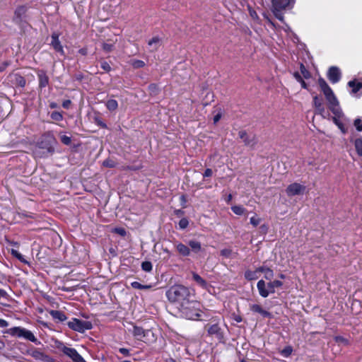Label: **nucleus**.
<instances>
[{"label":"nucleus","instance_id":"nucleus-47","mask_svg":"<svg viewBox=\"0 0 362 362\" xmlns=\"http://www.w3.org/2000/svg\"><path fill=\"white\" fill-rule=\"evenodd\" d=\"M101 68L105 71H110L111 70V67L107 62H101Z\"/></svg>","mask_w":362,"mask_h":362},{"label":"nucleus","instance_id":"nucleus-48","mask_svg":"<svg viewBox=\"0 0 362 362\" xmlns=\"http://www.w3.org/2000/svg\"><path fill=\"white\" fill-rule=\"evenodd\" d=\"M115 232L122 236H124L126 235V230L122 228H116Z\"/></svg>","mask_w":362,"mask_h":362},{"label":"nucleus","instance_id":"nucleus-35","mask_svg":"<svg viewBox=\"0 0 362 362\" xmlns=\"http://www.w3.org/2000/svg\"><path fill=\"white\" fill-rule=\"evenodd\" d=\"M141 268L144 271L149 272L152 270V264L148 261L144 262L141 264Z\"/></svg>","mask_w":362,"mask_h":362},{"label":"nucleus","instance_id":"nucleus-25","mask_svg":"<svg viewBox=\"0 0 362 362\" xmlns=\"http://www.w3.org/2000/svg\"><path fill=\"white\" fill-rule=\"evenodd\" d=\"M207 331L211 335L218 336L220 334V327L217 324L211 325L209 326Z\"/></svg>","mask_w":362,"mask_h":362},{"label":"nucleus","instance_id":"nucleus-57","mask_svg":"<svg viewBox=\"0 0 362 362\" xmlns=\"http://www.w3.org/2000/svg\"><path fill=\"white\" fill-rule=\"evenodd\" d=\"M96 122H97V124H98L100 127H103V128H105V127H106V124H105L104 122H103L101 120H100V119H97V120H96Z\"/></svg>","mask_w":362,"mask_h":362},{"label":"nucleus","instance_id":"nucleus-54","mask_svg":"<svg viewBox=\"0 0 362 362\" xmlns=\"http://www.w3.org/2000/svg\"><path fill=\"white\" fill-rule=\"evenodd\" d=\"M8 294L6 291L0 288V298H7Z\"/></svg>","mask_w":362,"mask_h":362},{"label":"nucleus","instance_id":"nucleus-20","mask_svg":"<svg viewBox=\"0 0 362 362\" xmlns=\"http://www.w3.org/2000/svg\"><path fill=\"white\" fill-rule=\"evenodd\" d=\"M259 271H260V272H262L264 274V277L267 281H270L274 278V272L272 269H271L269 267H259Z\"/></svg>","mask_w":362,"mask_h":362},{"label":"nucleus","instance_id":"nucleus-45","mask_svg":"<svg viewBox=\"0 0 362 362\" xmlns=\"http://www.w3.org/2000/svg\"><path fill=\"white\" fill-rule=\"evenodd\" d=\"M113 45L111 43L105 42L103 44V49L106 52H110L112 49Z\"/></svg>","mask_w":362,"mask_h":362},{"label":"nucleus","instance_id":"nucleus-42","mask_svg":"<svg viewBox=\"0 0 362 362\" xmlns=\"http://www.w3.org/2000/svg\"><path fill=\"white\" fill-rule=\"evenodd\" d=\"M188 224H189V222H188L187 219L185 218L180 219L179 221V226L182 229L186 228L187 227Z\"/></svg>","mask_w":362,"mask_h":362},{"label":"nucleus","instance_id":"nucleus-3","mask_svg":"<svg viewBox=\"0 0 362 362\" xmlns=\"http://www.w3.org/2000/svg\"><path fill=\"white\" fill-rule=\"evenodd\" d=\"M166 296L170 302L175 304L177 308L181 304L185 303L189 299L190 293L187 287L182 285H175L166 292Z\"/></svg>","mask_w":362,"mask_h":362},{"label":"nucleus","instance_id":"nucleus-58","mask_svg":"<svg viewBox=\"0 0 362 362\" xmlns=\"http://www.w3.org/2000/svg\"><path fill=\"white\" fill-rule=\"evenodd\" d=\"M250 16L253 18H257V13L255 11H250Z\"/></svg>","mask_w":362,"mask_h":362},{"label":"nucleus","instance_id":"nucleus-2","mask_svg":"<svg viewBox=\"0 0 362 362\" xmlns=\"http://www.w3.org/2000/svg\"><path fill=\"white\" fill-rule=\"evenodd\" d=\"M318 85L325 96L329 110L336 116L341 117L343 115L342 110L331 88L322 78L318 79Z\"/></svg>","mask_w":362,"mask_h":362},{"label":"nucleus","instance_id":"nucleus-8","mask_svg":"<svg viewBox=\"0 0 362 362\" xmlns=\"http://www.w3.org/2000/svg\"><path fill=\"white\" fill-rule=\"evenodd\" d=\"M57 348L74 362H86L75 349L67 347L62 343H60Z\"/></svg>","mask_w":362,"mask_h":362},{"label":"nucleus","instance_id":"nucleus-40","mask_svg":"<svg viewBox=\"0 0 362 362\" xmlns=\"http://www.w3.org/2000/svg\"><path fill=\"white\" fill-rule=\"evenodd\" d=\"M260 222L261 219L258 218L257 216L250 218V223L255 227L258 226L260 223Z\"/></svg>","mask_w":362,"mask_h":362},{"label":"nucleus","instance_id":"nucleus-21","mask_svg":"<svg viewBox=\"0 0 362 362\" xmlns=\"http://www.w3.org/2000/svg\"><path fill=\"white\" fill-rule=\"evenodd\" d=\"M192 279L193 280L202 288H206L208 286L207 282L202 278L198 274L195 272H192Z\"/></svg>","mask_w":362,"mask_h":362},{"label":"nucleus","instance_id":"nucleus-49","mask_svg":"<svg viewBox=\"0 0 362 362\" xmlns=\"http://www.w3.org/2000/svg\"><path fill=\"white\" fill-rule=\"evenodd\" d=\"M119 351L122 354H123V355H124V356H129V349H125V348H120V349H119Z\"/></svg>","mask_w":362,"mask_h":362},{"label":"nucleus","instance_id":"nucleus-51","mask_svg":"<svg viewBox=\"0 0 362 362\" xmlns=\"http://www.w3.org/2000/svg\"><path fill=\"white\" fill-rule=\"evenodd\" d=\"M231 253V251L230 250H227V249H225V250H222L221 251V254L223 255V256H226V257H229Z\"/></svg>","mask_w":362,"mask_h":362},{"label":"nucleus","instance_id":"nucleus-34","mask_svg":"<svg viewBox=\"0 0 362 362\" xmlns=\"http://www.w3.org/2000/svg\"><path fill=\"white\" fill-rule=\"evenodd\" d=\"M292 351H293L292 347L290 346H288L281 351V354L284 357L286 358V357H288L291 354Z\"/></svg>","mask_w":362,"mask_h":362},{"label":"nucleus","instance_id":"nucleus-14","mask_svg":"<svg viewBox=\"0 0 362 362\" xmlns=\"http://www.w3.org/2000/svg\"><path fill=\"white\" fill-rule=\"evenodd\" d=\"M238 136L239 138L247 146H252L255 144V137L252 136L247 135V134L245 131L239 132Z\"/></svg>","mask_w":362,"mask_h":362},{"label":"nucleus","instance_id":"nucleus-26","mask_svg":"<svg viewBox=\"0 0 362 362\" xmlns=\"http://www.w3.org/2000/svg\"><path fill=\"white\" fill-rule=\"evenodd\" d=\"M189 245L194 252H199L202 250L201 243L197 240H190Z\"/></svg>","mask_w":362,"mask_h":362},{"label":"nucleus","instance_id":"nucleus-55","mask_svg":"<svg viewBox=\"0 0 362 362\" xmlns=\"http://www.w3.org/2000/svg\"><path fill=\"white\" fill-rule=\"evenodd\" d=\"M221 114H217L216 115H215L214 117V123L216 124V122H218L219 121V119H221Z\"/></svg>","mask_w":362,"mask_h":362},{"label":"nucleus","instance_id":"nucleus-64","mask_svg":"<svg viewBox=\"0 0 362 362\" xmlns=\"http://www.w3.org/2000/svg\"><path fill=\"white\" fill-rule=\"evenodd\" d=\"M231 199H232V196H231V194H229V196H228V200H227V201H228V202H230V201L231 200Z\"/></svg>","mask_w":362,"mask_h":362},{"label":"nucleus","instance_id":"nucleus-63","mask_svg":"<svg viewBox=\"0 0 362 362\" xmlns=\"http://www.w3.org/2000/svg\"><path fill=\"white\" fill-rule=\"evenodd\" d=\"M4 346V344L0 341V349H2Z\"/></svg>","mask_w":362,"mask_h":362},{"label":"nucleus","instance_id":"nucleus-28","mask_svg":"<svg viewBox=\"0 0 362 362\" xmlns=\"http://www.w3.org/2000/svg\"><path fill=\"white\" fill-rule=\"evenodd\" d=\"M106 107L110 111L115 110L118 107L117 100L111 99L107 101Z\"/></svg>","mask_w":362,"mask_h":362},{"label":"nucleus","instance_id":"nucleus-12","mask_svg":"<svg viewBox=\"0 0 362 362\" xmlns=\"http://www.w3.org/2000/svg\"><path fill=\"white\" fill-rule=\"evenodd\" d=\"M51 45L54 49L55 51L61 53V54L64 55V49L63 47L61 45V42L59 40V35L57 33H53L52 35V40H51Z\"/></svg>","mask_w":362,"mask_h":362},{"label":"nucleus","instance_id":"nucleus-9","mask_svg":"<svg viewBox=\"0 0 362 362\" xmlns=\"http://www.w3.org/2000/svg\"><path fill=\"white\" fill-rule=\"evenodd\" d=\"M305 189L306 187L305 185L294 182L287 187L286 192L288 197H293L296 195L303 194Z\"/></svg>","mask_w":362,"mask_h":362},{"label":"nucleus","instance_id":"nucleus-44","mask_svg":"<svg viewBox=\"0 0 362 362\" xmlns=\"http://www.w3.org/2000/svg\"><path fill=\"white\" fill-rule=\"evenodd\" d=\"M132 65L134 68H141L143 67L145 64L141 60H135L133 62Z\"/></svg>","mask_w":362,"mask_h":362},{"label":"nucleus","instance_id":"nucleus-22","mask_svg":"<svg viewBox=\"0 0 362 362\" xmlns=\"http://www.w3.org/2000/svg\"><path fill=\"white\" fill-rule=\"evenodd\" d=\"M259 272H260V271H259V268H257L255 271L247 270L245 272V279H247V280H250V281L257 279L259 278V275H258Z\"/></svg>","mask_w":362,"mask_h":362},{"label":"nucleus","instance_id":"nucleus-19","mask_svg":"<svg viewBox=\"0 0 362 362\" xmlns=\"http://www.w3.org/2000/svg\"><path fill=\"white\" fill-rule=\"evenodd\" d=\"M175 247L179 254L184 257H187L190 255L189 248L181 243L176 244Z\"/></svg>","mask_w":362,"mask_h":362},{"label":"nucleus","instance_id":"nucleus-32","mask_svg":"<svg viewBox=\"0 0 362 362\" xmlns=\"http://www.w3.org/2000/svg\"><path fill=\"white\" fill-rule=\"evenodd\" d=\"M16 83L21 87H24L25 85V80L20 75L16 74L14 76Z\"/></svg>","mask_w":362,"mask_h":362},{"label":"nucleus","instance_id":"nucleus-29","mask_svg":"<svg viewBox=\"0 0 362 362\" xmlns=\"http://www.w3.org/2000/svg\"><path fill=\"white\" fill-rule=\"evenodd\" d=\"M354 145L357 153L359 156H362V138L356 139Z\"/></svg>","mask_w":362,"mask_h":362},{"label":"nucleus","instance_id":"nucleus-11","mask_svg":"<svg viewBox=\"0 0 362 362\" xmlns=\"http://www.w3.org/2000/svg\"><path fill=\"white\" fill-rule=\"evenodd\" d=\"M294 0H272V8L274 9H286L293 3Z\"/></svg>","mask_w":362,"mask_h":362},{"label":"nucleus","instance_id":"nucleus-13","mask_svg":"<svg viewBox=\"0 0 362 362\" xmlns=\"http://www.w3.org/2000/svg\"><path fill=\"white\" fill-rule=\"evenodd\" d=\"M250 310L253 313L260 314L263 317L270 318L272 317V315L269 312L263 309L262 307L258 304H250Z\"/></svg>","mask_w":362,"mask_h":362},{"label":"nucleus","instance_id":"nucleus-27","mask_svg":"<svg viewBox=\"0 0 362 362\" xmlns=\"http://www.w3.org/2000/svg\"><path fill=\"white\" fill-rule=\"evenodd\" d=\"M340 117L336 116L334 115V117H332V120L334 123L339 127V129L341 130V132L343 134H346L347 132V129L344 127V124L339 121V118Z\"/></svg>","mask_w":362,"mask_h":362},{"label":"nucleus","instance_id":"nucleus-50","mask_svg":"<svg viewBox=\"0 0 362 362\" xmlns=\"http://www.w3.org/2000/svg\"><path fill=\"white\" fill-rule=\"evenodd\" d=\"M300 71L304 77L306 78L308 75V71L306 70L305 67L303 64L300 65Z\"/></svg>","mask_w":362,"mask_h":362},{"label":"nucleus","instance_id":"nucleus-5","mask_svg":"<svg viewBox=\"0 0 362 362\" xmlns=\"http://www.w3.org/2000/svg\"><path fill=\"white\" fill-rule=\"evenodd\" d=\"M283 286V283L279 280L270 281L266 283L264 280H259L257 284V288L259 291V294L262 298H267L269 294L275 293L276 288H280Z\"/></svg>","mask_w":362,"mask_h":362},{"label":"nucleus","instance_id":"nucleus-36","mask_svg":"<svg viewBox=\"0 0 362 362\" xmlns=\"http://www.w3.org/2000/svg\"><path fill=\"white\" fill-rule=\"evenodd\" d=\"M334 340L339 344H344V345L349 344L348 340L344 338L343 337H340V336L335 337Z\"/></svg>","mask_w":362,"mask_h":362},{"label":"nucleus","instance_id":"nucleus-1","mask_svg":"<svg viewBox=\"0 0 362 362\" xmlns=\"http://www.w3.org/2000/svg\"><path fill=\"white\" fill-rule=\"evenodd\" d=\"M57 143L52 133H45L37 141L33 151L35 158H42L52 156L54 153V145Z\"/></svg>","mask_w":362,"mask_h":362},{"label":"nucleus","instance_id":"nucleus-16","mask_svg":"<svg viewBox=\"0 0 362 362\" xmlns=\"http://www.w3.org/2000/svg\"><path fill=\"white\" fill-rule=\"evenodd\" d=\"M37 77L39 80V86L40 88H45L48 85L49 78L44 71H39L37 72Z\"/></svg>","mask_w":362,"mask_h":362},{"label":"nucleus","instance_id":"nucleus-43","mask_svg":"<svg viewBox=\"0 0 362 362\" xmlns=\"http://www.w3.org/2000/svg\"><path fill=\"white\" fill-rule=\"evenodd\" d=\"M103 165L108 168H114L116 165V163L115 161L107 159L104 160Z\"/></svg>","mask_w":362,"mask_h":362},{"label":"nucleus","instance_id":"nucleus-39","mask_svg":"<svg viewBox=\"0 0 362 362\" xmlns=\"http://www.w3.org/2000/svg\"><path fill=\"white\" fill-rule=\"evenodd\" d=\"M354 124L357 129V131H362V119L361 118H356L354 120Z\"/></svg>","mask_w":362,"mask_h":362},{"label":"nucleus","instance_id":"nucleus-6","mask_svg":"<svg viewBox=\"0 0 362 362\" xmlns=\"http://www.w3.org/2000/svg\"><path fill=\"white\" fill-rule=\"evenodd\" d=\"M7 333L11 334V336H16L18 337H22L25 339H28L32 342H36L37 339L34 336L32 332L28 330L23 327H15L9 329L7 331Z\"/></svg>","mask_w":362,"mask_h":362},{"label":"nucleus","instance_id":"nucleus-31","mask_svg":"<svg viewBox=\"0 0 362 362\" xmlns=\"http://www.w3.org/2000/svg\"><path fill=\"white\" fill-rule=\"evenodd\" d=\"M231 210L234 214L240 216L243 215L245 211V209L242 206H233L231 207Z\"/></svg>","mask_w":362,"mask_h":362},{"label":"nucleus","instance_id":"nucleus-37","mask_svg":"<svg viewBox=\"0 0 362 362\" xmlns=\"http://www.w3.org/2000/svg\"><path fill=\"white\" fill-rule=\"evenodd\" d=\"M51 118L55 121H61L62 120V115L59 112H53L51 114Z\"/></svg>","mask_w":362,"mask_h":362},{"label":"nucleus","instance_id":"nucleus-18","mask_svg":"<svg viewBox=\"0 0 362 362\" xmlns=\"http://www.w3.org/2000/svg\"><path fill=\"white\" fill-rule=\"evenodd\" d=\"M148 46L151 52L157 50L160 46V40L158 37H154L148 42Z\"/></svg>","mask_w":362,"mask_h":362},{"label":"nucleus","instance_id":"nucleus-46","mask_svg":"<svg viewBox=\"0 0 362 362\" xmlns=\"http://www.w3.org/2000/svg\"><path fill=\"white\" fill-rule=\"evenodd\" d=\"M25 11V9L23 6H20L18 7L16 11H15V14L18 16V17H21V15H23Z\"/></svg>","mask_w":362,"mask_h":362},{"label":"nucleus","instance_id":"nucleus-52","mask_svg":"<svg viewBox=\"0 0 362 362\" xmlns=\"http://www.w3.org/2000/svg\"><path fill=\"white\" fill-rule=\"evenodd\" d=\"M8 326V323L6 320L0 319V327H6Z\"/></svg>","mask_w":362,"mask_h":362},{"label":"nucleus","instance_id":"nucleus-15","mask_svg":"<svg viewBox=\"0 0 362 362\" xmlns=\"http://www.w3.org/2000/svg\"><path fill=\"white\" fill-rule=\"evenodd\" d=\"M313 105L316 109V112L318 114L323 115L325 112V108L323 105L322 99L320 98L317 95H315L313 97Z\"/></svg>","mask_w":362,"mask_h":362},{"label":"nucleus","instance_id":"nucleus-17","mask_svg":"<svg viewBox=\"0 0 362 362\" xmlns=\"http://www.w3.org/2000/svg\"><path fill=\"white\" fill-rule=\"evenodd\" d=\"M132 332L134 337L138 340H143L146 334V331L143 328L137 326L133 327Z\"/></svg>","mask_w":362,"mask_h":362},{"label":"nucleus","instance_id":"nucleus-59","mask_svg":"<svg viewBox=\"0 0 362 362\" xmlns=\"http://www.w3.org/2000/svg\"><path fill=\"white\" fill-rule=\"evenodd\" d=\"M70 103H71L70 100H66V101L64 102L63 107L65 108H67Z\"/></svg>","mask_w":362,"mask_h":362},{"label":"nucleus","instance_id":"nucleus-56","mask_svg":"<svg viewBox=\"0 0 362 362\" xmlns=\"http://www.w3.org/2000/svg\"><path fill=\"white\" fill-rule=\"evenodd\" d=\"M294 77L296 78V79L298 81H302V78L300 75L299 73L298 72H295L294 74H293Z\"/></svg>","mask_w":362,"mask_h":362},{"label":"nucleus","instance_id":"nucleus-61","mask_svg":"<svg viewBox=\"0 0 362 362\" xmlns=\"http://www.w3.org/2000/svg\"><path fill=\"white\" fill-rule=\"evenodd\" d=\"M149 88H150L152 91H154V90L156 89V85H154V84H151V85H150Z\"/></svg>","mask_w":362,"mask_h":362},{"label":"nucleus","instance_id":"nucleus-38","mask_svg":"<svg viewBox=\"0 0 362 362\" xmlns=\"http://www.w3.org/2000/svg\"><path fill=\"white\" fill-rule=\"evenodd\" d=\"M283 9H274L273 8V13L274 14V16H276V18H278L279 21H284V16L282 15V13H281V11H282Z\"/></svg>","mask_w":362,"mask_h":362},{"label":"nucleus","instance_id":"nucleus-7","mask_svg":"<svg viewBox=\"0 0 362 362\" xmlns=\"http://www.w3.org/2000/svg\"><path fill=\"white\" fill-rule=\"evenodd\" d=\"M69 327L74 330L79 332H83L86 330L92 329V323L90 321L82 320L76 318L72 319L68 323Z\"/></svg>","mask_w":362,"mask_h":362},{"label":"nucleus","instance_id":"nucleus-24","mask_svg":"<svg viewBox=\"0 0 362 362\" xmlns=\"http://www.w3.org/2000/svg\"><path fill=\"white\" fill-rule=\"evenodd\" d=\"M50 315L54 319H57L61 322H63L66 320L65 315L62 312L59 310H52L50 312Z\"/></svg>","mask_w":362,"mask_h":362},{"label":"nucleus","instance_id":"nucleus-60","mask_svg":"<svg viewBox=\"0 0 362 362\" xmlns=\"http://www.w3.org/2000/svg\"><path fill=\"white\" fill-rule=\"evenodd\" d=\"M300 83H301V86L303 88H307V86H306V83L302 79V81H299Z\"/></svg>","mask_w":362,"mask_h":362},{"label":"nucleus","instance_id":"nucleus-33","mask_svg":"<svg viewBox=\"0 0 362 362\" xmlns=\"http://www.w3.org/2000/svg\"><path fill=\"white\" fill-rule=\"evenodd\" d=\"M60 140L64 145L69 146L71 143V138L64 134H60Z\"/></svg>","mask_w":362,"mask_h":362},{"label":"nucleus","instance_id":"nucleus-10","mask_svg":"<svg viewBox=\"0 0 362 362\" xmlns=\"http://www.w3.org/2000/svg\"><path fill=\"white\" fill-rule=\"evenodd\" d=\"M327 77L332 83H336L341 79V71L337 66H331L327 73Z\"/></svg>","mask_w":362,"mask_h":362},{"label":"nucleus","instance_id":"nucleus-23","mask_svg":"<svg viewBox=\"0 0 362 362\" xmlns=\"http://www.w3.org/2000/svg\"><path fill=\"white\" fill-rule=\"evenodd\" d=\"M348 86L351 88V93L355 94L362 88V83L353 80L348 83Z\"/></svg>","mask_w":362,"mask_h":362},{"label":"nucleus","instance_id":"nucleus-30","mask_svg":"<svg viewBox=\"0 0 362 362\" xmlns=\"http://www.w3.org/2000/svg\"><path fill=\"white\" fill-rule=\"evenodd\" d=\"M131 286L136 289H149L151 288V285H143L138 281L132 282Z\"/></svg>","mask_w":362,"mask_h":362},{"label":"nucleus","instance_id":"nucleus-41","mask_svg":"<svg viewBox=\"0 0 362 362\" xmlns=\"http://www.w3.org/2000/svg\"><path fill=\"white\" fill-rule=\"evenodd\" d=\"M11 254L21 262H25L23 255L17 250L12 249Z\"/></svg>","mask_w":362,"mask_h":362},{"label":"nucleus","instance_id":"nucleus-4","mask_svg":"<svg viewBox=\"0 0 362 362\" xmlns=\"http://www.w3.org/2000/svg\"><path fill=\"white\" fill-rule=\"evenodd\" d=\"M177 310L182 317L188 320H197L201 316L200 304L190 299L181 304Z\"/></svg>","mask_w":362,"mask_h":362},{"label":"nucleus","instance_id":"nucleus-62","mask_svg":"<svg viewBox=\"0 0 362 362\" xmlns=\"http://www.w3.org/2000/svg\"><path fill=\"white\" fill-rule=\"evenodd\" d=\"M41 355H42V354H41L40 352H39V351H36V352H35V353L33 354V356H34L35 357H39V356H41Z\"/></svg>","mask_w":362,"mask_h":362},{"label":"nucleus","instance_id":"nucleus-53","mask_svg":"<svg viewBox=\"0 0 362 362\" xmlns=\"http://www.w3.org/2000/svg\"><path fill=\"white\" fill-rule=\"evenodd\" d=\"M211 175H212V170L209 168H207L204 173V177H211Z\"/></svg>","mask_w":362,"mask_h":362}]
</instances>
